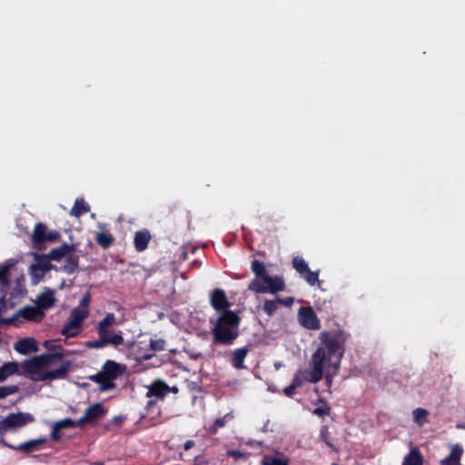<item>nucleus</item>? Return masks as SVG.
I'll list each match as a JSON object with an SVG mask.
<instances>
[{"label":"nucleus","mask_w":465,"mask_h":465,"mask_svg":"<svg viewBox=\"0 0 465 465\" xmlns=\"http://www.w3.org/2000/svg\"><path fill=\"white\" fill-rule=\"evenodd\" d=\"M423 461V457L420 450L417 448H413L404 458L402 465H422Z\"/></svg>","instance_id":"27"},{"label":"nucleus","mask_w":465,"mask_h":465,"mask_svg":"<svg viewBox=\"0 0 465 465\" xmlns=\"http://www.w3.org/2000/svg\"><path fill=\"white\" fill-rule=\"evenodd\" d=\"M322 440L326 443L327 446H329L330 448H333V445L332 443L329 440V439H327V437L322 432Z\"/></svg>","instance_id":"55"},{"label":"nucleus","mask_w":465,"mask_h":465,"mask_svg":"<svg viewBox=\"0 0 465 465\" xmlns=\"http://www.w3.org/2000/svg\"><path fill=\"white\" fill-rule=\"evenodd\" d=\"M255 278L249 283L248 290L255 293H277L285 288L284 281L280 276H270L264 263L259 260H253L251 265Z\"/></svg>","instance_id":"3"},{"label":"nucleus","mask_w":465,"mask_h":465,"mask_svg":"<svg viewBox=\"0 0 465 465\" xmlns=\"http://www.w3.org/2000/svg\"><path fill=\"white\" fill-rule=\"evenodd\" d=\"M89 310L82 309L79 307L74 308L70 315L69 321L64 325L62 334L66 337H74L78 334V330L81 328L82 322L88 316Z\"/></svg>","instance_id":"6"},{"label":"nucleus","mask_w":465,"mask_h":465,"mask_svg":"<svg viewBox=\"0 0 465 465\" xmlns=\"http://www.w3.org/2000/svg\"><path fill=\"white\" fill-rule=\"evenodd\" d=\"M250 349L248 346L235 349L232 351L230 362L232 366L236 370L244 369V360L246 359Z\"/></svg>","instance_id":"16"},{"label":"nucleus","mask_w":465,"mask_h":465,"mask_svg":"<svg viewBox=\"0 0 465 465\" xmlns=\"http://www.w3.org/2000/svg\"><path fill=\"white\" fill-rule=\"evenodd\" d=\"M463 454V449L460 445L455 444L451 446L450 453L446 458L440 460V465H462L460 459Z\"/></svg>","instance_id":"22"},{"label":"nucleus","mask_w":465,"mask_h":465,"mask_svg":"<svg viewBox=\"0 0 465 465\" xmlns=\"http://www.w3.org/2000/svg\"><path fill=\"white\" fill-rule=\"evenodd\" d=\"M64 356V354L63 351H55V352H51V353H44L37 357H38L40 363L44 369V368L51 367L52 365L54 364V362L56 361L63 360Z\"/></svg>","instance_id":"26"},{"label":"nucleus","mask_w":465,"mask_h":465,"mask_svg":"<svg viewBox=\"0 0 465 465\" xmlns=\"http://www.w3.org/2000/svg\"><path fill=\"white\" fill-rule=\"evenodd\" d=\"M3 368L5 370V372L7 376V378L10 376V375H13L15 373H16L18 371V364L16 362H14V361H11V362H6L3 365Z\"/></svg>","instance_id":"44"},{"label":"nucleus","mask_w":465,"mask_h":465,"mask_svg":"<svg viewBox=\"0 0 465 465\" xmlns=\"http://www.w3.org/2000/svg\"><path fill=\"white\" fill-rule=\"evenodd\" d=\"M290 459L282 452L275 454H265L261 460V465H289Z\"/></svg>","instance_id":"24"},{"label":"nucleus","mask_w":465,"mask_h":465,"mask_svg":"<svg viewBox=\"0 0 465 465\" xmlns=\"http://www.w3.org/2000/svg\"><path fill=\"white\" fill-rule=\"evenodd\" d=\"M126 419V417H124L122 415H118L117 420H118V429L122 426V423Z\"/></svg>","instance_id":"58"},{"label":"nucleus","mask_w":465,"mask_h":465,"mask_svg":"<svg viewBox=\"0 0 465 465\" xmlns=\"http://www.w3.org/2000/svg\"><path fill=\"white\" fill-rule=\"evenodd\" d=\"M15 350L23 355L37 351L36 341L34 338H25L17 341L14 346Z\"/></svg>","instance_id":"20"},{"label":"nucleus","mask_w":465,"mask_h":465,"mask_svg":"<svg viewBox=\"0 0 465 465\" xmlns=\"http://www.w3.org/2000/svg\"><path fill=\"white\" fill-rule=\"evenodd\" d=\"M104 372L99 371L90 377V379L99 384L103 390H108L114 387V383L108 379Z\"/></svg>","instance_id":"29"},{"label":"nucleus","mask_w":465,"mask_h":465,"mask_svg":"<svg viewBox=\"0 0 465 465\" xmlns=\"http://www.w3.org/2000/svg\"><path fill=\"white\" fill-rule=\"evenodd\" d=\"M171 392L174 393V394L178 393L179 392V388L177 386H173V387L169 386L168 394L171 393Z\"/></svg>","instance_id":"57"},{"label":"nucleus","mask_w":465,"mask_h":465,"mask_svg":"<svg viewBox=\"0 0 465 465\" xmlns=\"http://www.w3.org/2000/svg\"><path fill=\"white\" fill-rule=\"evenodd\" d=\"M312 370H302L296 372L293 376L292 384L295 385V387H301L304 384L305 381L311 382V383H317L319 382L322 377L323 372L320 370V373L317 374L315 371V365H312Z\"/></svg>","instance_id":"10"},{"label":"nucleus","mask_w":465,"mask_h":465,"mask_svg":"<svg viewBox=\"0 0 465 465\" xmlns=\"http://www.w3.org/2000/svg\"><path fill=\"white\" fill-rule=\"evenodd\" d=\"M5 379H7V376H6L5 370L2 366V367H0V381H5Z\"/></svg>","instance_id":"56"},{"label":"nucleus","mask_w":465,"mask_h":465,"mask_svg":"<svg viewBox=\"0 0 465 465\" xmlns=\"http://www.w3.org/2000/svg\"><path fill=\"white\" fill-rule=\"evenodd\" d=\"M89 211L90 206L88 203L83 198H80L75 200L74 206L70 211V214L74 217H80Z\"/></svg>","instance_id":"28"},{"label":"nucleus","mask_w":465,"mask_h":465,"mask_svg":"<svg viewBox=\"0 0 465 465\" xmlns=\"http://www.w3.org/2000/svg\"><path fill=\"white\" fill-rule=\"evenodd\" d=\"M75 250L74 244L63 243L59 247L52 249L45 257L48 260L59 261Z\"/></svg>","instance_id":"19"},{"label":"nucleus","mask_w":465,"mask_h":465,"mask_svg":"<svg viewBox=\"0 0 465 465\" xmlns=\"http://www.w3.org/2000/svg\"><path fill=\"white\" fill-rule=\"evenodd\" d=\"M19 316L23 317L26 321L39 322L45 317V312L38 306L28 305L19 310L12 317L3 320V322L7 324H13Z\"/></svg>","instance_id":"7"},{"label":"nucleus","mask_w":465,"mask_h":465,"mask_svg":"<svg viewBox=\"0 0 465 465\" xmlns=\"http://www.w3.org/2000/svg\"><path fill=\"white\" fill-rule=\"evenodd\" d=\"M350 334L344 330L323 331L319 335L320 344L312 356V365H315V373L323 372L324 364L340 367L345 351V343Z\"/></svg>","instance_id":"1"},{"label":"nucleus","mask_w":465,"mask_h":465,"mask_svg":"<svg viewBox=\"0 0 465 465\" xmlns=\"http://www.w3.org/2000/svg\"><path fill=\"white\" fill-rule=\"evenodd\" d=\"M60 237V232L57 231L46 232L45 243L47 242H54Z\"/></svg>","instance_id":"50"},{"label":"nucleus","mask_w":465,"mask_h":465,"mask_svg":"<svg viewBox=\"0 0 465 465\" xmlns=\"http://www.w3.org/2000/svg\"><path fill=\"white\" fill-rule=\"evenodd\" d=\"M241 318L233 311H225L217 318L213 329V342L232 345L239 336Z\"/></svg>","instance_id":"2"},{"label":"nucleus","mask_w":465,"mask_h":465,"mask_svg":"<svg viewBox=\"0 0 465 465\" xmlns=\"http://www.w3.org/2000/svg\"><path fill=\"white\" fill-rule=\"evenodd\" d=\"M44 347L51 351H55L56 349H59L62 351L61 346L56 345L54 341H45L44 342Z\"/></svg>","instance_id":"51"},{"label":"nucleus","mask_w":465,"mask_h":465,"mask_svg":"<svg viewBox=\"0 0 465 465\" xmlns=\"http://www.w3.org/2000/svg\"><path fill=\"white\" fill-rule=\"evenodd\" d=\"M210 303L212 307L218 312H223L225 311H230L229 307L231 306L226 293L223 289L215 288L210 294Z\"/></svg>","instance_id":"11"},{"label":"nucleus","mask_w":465,"mask_h":465,"mask_svg":"<svg viewBox=\"0 0 465 465\" xmlns=\"http://www.w3.org/2000/svg\"><path fill=\"white\" fill-rule=\"evenodd\" d=\"M98 334L105 342L116 345V334L110 331L108 328L98 326Z\"/></svg>","instance_id":"30"},{"label":"nucleus","mask_w":465,"mask_h":465,"mask_svg":"<svg viewBox=\"0 0 465 465\" xmlns=\"http://www.w3.org/2000/svg\"><path fill=\"white\" fill-rule=\"evenodd\" d=\"M34 420L33 415L27 412L10 413L3 420L2 425L5 429L21 428Z\"/></svg>","instance_id":"9"},{"label":"nucleus","mask_w":465,"mask_h":465,"mask_svg":"<svg viewBox=\"0 0 465 465\" xmlns=\"http://www.w3.org/2000/svg\"><path fill=\"white\" fill-rule=\"evenodd\" d=\"M298 319L301 325L307 330L317 331L321 329V322L312 307L302 306L298 312Z\"/></svg>","instance_id":"8"},{"label":"nucleus","mask_w":465,"mask_h":465,"mask_svg":"<svg viewBox=\"0 0 465 465\" xmlns=\"http://www.w3.org/2000/svg\"><path fill=\"white\" fill-rule=\"evenodd\" d=\"M227 455L229 457L233 458L234 460H240V459H247L250 456V453L242 452L240 450H232L227 451Z\"/></svg>","instance_id":"46"},{"label":"nucleus","mask_w":465,"mask_h":465,"mask_svg":"<svg viewBox=\"0 0 465 465\" xmlns=\"http://www.w3.org/2000/svg\"><path fill=\"white\" fill-rule=\"evenodd\" d=\"M46 442H47V439L45 437H41V438H38L35 440H31L28 441L23 442L17 446H14V445H10V444H5V446H7L8 448H10L12 450L22 451L24 453L28 454V453H31V452L38 450V447L40 445L45 444Z\"/></svg>","instance_id":"15"},{"label":"nucleus","mask_w":465,"mask_h":465,"mask_svg":"<svg viewBox=\"0 0 465 465\" xmlns=\"http://www.w3.org/2000/svg\"><path fill=\"white\" fill-rule=\"evenodd\" d=\"M90 465H104V462H102V461H94V462H92Z\"/></svg>","instance_id":"61"},{"label":"nucleus","mask_w":465,"mask_h":465,"mask_svg":"<svg viewBox=\"0 0 465 465\" xmlns=\"http://www.w3.org/2000/svg\"><path fill=\"white\" fill-rule=\"evenodd\" d=\"M23 282L24 276H21V278L16 279L15 287L12 290L10 293L11 298H16L17 296L22 295L25 292Z\"/></svg>","instance_id":"39"},{"label":"nucleus","mask_w":465,"mask_h":465,"mask_svg":"<svg viewBox=\"0 0 465 465\" xmlns=\"http://www.w3.org/2000/svg\"><path fill=\"white\" fill-rule=\"evenodd\" d=\"M101 371L107 374L106 376L111 381L116 379V361L112 360L106 361Z\"/></svg>","instance_id":"33"},{"label":"nucleus","mask_w":465,"mask_h":465,"mask_svg":"<svg viewBox=\"0 0 465 465\" xmlns=\"http://www.w3.org/2000/svg\"><path fill=\"white\" fill-rule=\"evenodd\" d=\"M15 262L13 259H9L3 264H0V289L5 295L10 283V270L15 266Z\"/></svg>","instance_id":"14"},{"label":"nucleus","mask_w":465,"mask_h":465,"mask_svg":"<svg viewBox=\"0 0 465 465\" xmlns=\"http://www.w3.org/2000/svg\"><path fill=\"white\" fill-rule=\"evenodd\" d=\"M114 238L111 234L98 232L96 234V242L103 248H108L113 243Z\"/></svg>","instance_id":"37"},{"label":"nucleus","mask_w":465,"mask_h":465,"mask_svg":"<svg viewBox=\"0 0 465 465\" xmlns=\"http://www.w3.org/2000/svg\"><path fill=\"white\" fill-rule=\"evenodd\" d=\"M114 322V313H109L99 322L98 326L108 328L109 326L113 325Z\"/></svg>","instance_id":"47"},{"label":"nucleus","mask_w":465,"mask_h":465,"mask_svg":"<svg viewBox=\"0 0 465 465\" xmlns=\"http://www.w3.org/2000/svg\"><path fill=\"white\" fill-rule=\"evenodd\" d=\"M60 430H63V429H68V428H74L75 426H79L77 424V422H75L74 420H73L72 419L70 418H66V419H64V420H61L57 422L54 423Z\"/></svg>","instance_id":"43"},{"label":"nucleus","mask_w":465,"mask_h":465,"mask_svg":"<svg viewBox=\"0 0 465 465\" xmlns=\"http://www.w3.org/2000/svg\"><path fill=\"white\" fill-rule=\"evenodd\" d=\"M277 301L279 304L284 305L286 307H290L293 304V298L292 297H286L283 299L277 298Z\"/></svg>","instance_id":"52"},{"label":"nucleus","mask_w":465,"mask_h":465,"mask_svg":"<svg viewBox=\"0 0 465 465\" xmlns=\"http://www.w3.org/2000/svg\"><path fill=\"white\" fill-rule=\"evenodd\" d=\"M169 385L161 379L153 381L148 386L146 397H155L157 399H163L168 395Z\"/></svg>","instance_id":"12"},{"label":"nucleus","mask_w":465,"mask_h":465,"mask_svg":"<svg viewBox=\"0 0 465 465\" xmlns=\"http://www.w3.org/2000/svg\"><path fill=\"white\" fill-rule=\"evenodd\" d=\"M413 420L419 425L423 426L428 423L429 411L422 408H417L413 411Z\"/></svg>","instance_id":"31"},{"label":"nucleus","mask_w":465,"mask_h":465,"mask_svg":"<svg viewBox=\"0 0 465 465\" xmlns=\"http://www.w3.org/2000/svg\"><path fill=\"white\" fill-rule=\"evenodd\" d=\"M109 343L105 342L104 340H102L100 337L98 340H94V341H89L85 343V347L89 348V349H99V348H103L106 345H108Z\"/></svg>","instance_id":"45"},{"label":"nucleus","mask_w":465,"mask_h":465,"mask_svg":"<svg viewBox=\"0 0 465 465\" xmlns=\"http://www.w3.org/2000/svg\"><path fill=\"white\" fill-rule=\"evenodd\" d=\"M300 276L311 286H314L315 284L320 286L322 282V281L319 280V271L312 272L310 268H308L307 271Z\"/></svg>","instance_id":"32"},{"label":"nucleus","mask_w":465,"mask_h":465,"mask_svg":"<svg viewBox=\"0 0 465 465\" xmlns=\"http://www.w3.org/2000/svg\"><path fill=\"white\" fill-rule=\"evenodd\" d=\"M60 429L54 424L52 428V431H51V440L53 441H59L61 440V434H60Z\"/></svg>","instance_id":"49"},{"label":"nucleus","mask_w":465,"mask_h":465,"mask_svg":"<svg viewBox=\"0 0 465 465\" xmlns=\"http://www.w3.org/2000/svg\"><path fill=\"white\" fill-rule=\"evenodd\" d=\"M331 411L330 406L324 401H321V406L314 409L313 413L318 416L329 415Z\"/></svg>","instance_id":"42"},{"label":"nucleus","mask_w":465,"mask_h":465,"mask_svg":"<svg viewBox=\"0 0 465 465\" xmlns=\"http://www.w3.org/2000/svg\"><path fill=\"white\" fill-rule=\"evenodd\" d=\"M292 267L293 269L300 274L302 275V273H304V272L307 271V269L309 268L308 266V263L305 262V260L301 257V256H295L292 261Z\"/></svg>","instance_id":"34"},{"label":"nucleus","mask_w":465,"mask_h":465,"mask_svg":"<svg viewBox=\"0 0 465 465\" xmlns=\"http://www.w3.org/2000/svg\"><path fill=\"white\" fill-rule=\"evenodd\" d=\"M165 341L163 339H156V340H151L149 344V351L154 352V351H161L165 350Z\"/></svg>","instance_id":"40"},{"label":"nucleus","mask_w":465,"mask_h":465,"mask_svg":"<svg viewBox=\"0 0 465 465\" xmlns=\"http://www.w3.org/2000/svg\"><path fill=\"white\" fill-rule=\"evenodd\" d=\"M118 351L124 352L126 359L133 360L137 363H142L154 356V353L150 352L149 349L143 348L140 342L134 340L124 341L121 331H118Z\"/></svg>","instance_id":"5"},{"label":"nucleus","mask_w":465,"mask_h":465,"mask_svg":"<svg viewBox=\"0 0 465 465\" xmlns=\"http://www.w3.org/2000/svg\"><path fill=\"white\" fill-rule=\"evenodd\" d=\"M47 227L42 223H36L32 235L33 247L35 250L42 251L45 248Z\"/></svg>","instance_id":"13"},{"label":"nucleus","mask_w":465,"mask_h":465,"mask_svg":"<svg viewBox=\"0 0 465 465\" xmlns=\"http://www.w3.org/2000/svg\"><path fill=\"white\" fill-rule=\"evenodd\" d=\"M71 365L72 363L70 361H63L57 369L44 371H42L43 367L38 357H35L25 361L22 366L25 372L38 374V377L36 378L37 381H45L65 379L70 371Z\"/></svg>","instance_id":"4"},{"label":"nucleus","mask_w":465,"mask_h":465,"mask_svg":"<svg viewBox=\"0 0 465 465\" xmlns=\"http://www.w3.org/2000/svg\"><path fill=\"white\" fill-rule=\"evenodd\" d=\"M18 391L16 385L2 386L0 387V399H4L9 395L15 393Z\"/></svg>","instance_id":"41"},{"label":"nucleus","mask_w":465,"mask_h":465,"mask_svg":"<svg viewBox=\"0 0 465 465\" xmlns=\"http://www.w3.org/2000/svg\"><path fill=\"white\" fill-rule=\"evenodd\" d=\"M103 413L104 409L100 403L93 404L85 410L84 416L77 420V424L82 425L85 422L93 421L102 416Z\"/></svg>","instance_id":"17"},{"label":"nucleus","mask_w":465,"mask_h":465,"mask_svg":"<svg viewBox=\"0 0 465 465\" xmlns=\"http://www.w3.org/2000/svg\"><path fill=\"white\" fill-rule=\"evenodd\" d=\"M279 302L277 299L273 300H265L262 310L268 316H272L275 312L278 310Z\"/></svg>","instance_id":"38"},{"label":"nucleus","mask_w":465,"mask_h":465,"mask_svg":"<svg viewBox=\"0 0 465 465\" xmlns=\"http://www.w3.org/2000/svg\"><path fill=\"white\" fill-rule=\"evenodd\" d=\"M228 417V414L222 417V418H218L216 419L213 423L212 425H210L206 430L207 431L212 434V435H214L217 433L218 430L219 429H222L223 427H225L226 423H227V420H226V418Z\"/></svg>","instance_id":"36"},{"label":"nucleus","mask_w":465,"mask_h":465,"mask_svg":"<svg viewBox=\"0 0 465 465\" xmlns=\"http://www.w3.org/2000/svg\"><path fill=\"white\" fill-rule=\"evenodd\" d=\"M153 405H155V401H148L147 407H151V406H153Z\"/></svg>","instance_id":"60"},{"label":"nucleus","mask_w":465,"mask_h":465,"mask_svg":"<svg viewBox=\"0 0 465 465\" xmlns=\"http://www.w3.org/2000/svg\"><path fill=\"white\" fill-rule=\"evenodd\" d=\"M126 371H127V366L125 364L118 363V376L125 373Z\"/></svg>","instance_id":"54"},{"label":"nucleus","mask_w":465,"mask_h":465,"mask_svg":"<svg viewBox=\"0 0 465 465\" xmlns=\"http://www.w3.org/2000/svg\"><path fill=\"white\" fill-rule=\"evenodd\" d=\"M193 444H194V442L193 440H187L184 443V449L189 450Z\"/></svg>","instance_id":"59"},{"label":"nucleus","mask_w":465,"mask_h":465,"mask_svg":"<svg viewBox=\"0 0 465 465\" xmlns=\"http://www.w3.org/2000/svg\"><path fill=\"white\" fill-rule=\"evenodd\" d=\"M297 387L291 383L289 386L283 389V393L288 397H292Z\"/></svg>","instance_id":"53"},{"label":"nucleus","mask_w":465,"mask_h":465,"mask_svg":"<svg viewBox=\"0 0 465 465\" xmlns=\"http://www.w3.org/2000/svg\"><path fill=\"white\" fill-rule=\"evenodd\" d=\"M152 235L147 229L137 231L134 233V244L137 252H143L147 249Z\"/></svg>","instance_id":"18"},{"label":"nucleus","mask_w":465,"mask_h":465,"mask_svg":"<svg viewBox=\"0 0 465 465\" xmlns=\"http://www.w3.org/2000/svg\"><path fill=\"white\" fill-rule=\"evenodd\" d=\"M340 367L329 366L328 364H324L323 367V375L325 377V381L327 386L330 388L332 383V378L335 376L339 371Z\"/></svg>","instance_id":"35"},{"label":"nucleus","mask_w":465,"mask_h":465,"mask_svg":"<svg viewBox=\"0 0 465 465\" xmlns=\"http://www.w3.org/2000/svg\"><path fill=\"white\" fill-rule=\"evenodd\" d=\"M200 357H201V354H200V353H199V354H195V355H191V358H192V359H194V360H197V359H198V358H200Z\"/></svg>","instance_id":"62"},{"label":"nucleus","mask_w":465,"mask_h":465,"mask_svg":"<svg viewBox=\"0 0 465 465\" xmlns=\"http://www.w3.org/2000/svg\"><path fill=\"white\" fill-rule=\"evenodd\" d=\"M54 292L49 288L37 296V306L42 310H47L54 304Z\"/></svg>","instance_id":"23"},{"label":"nucleus","mask_w":465,"mask_h":465,"mask_svg":"<svg viewBox=\"0 0 465 465\" xmlns=\"http://www.w3.org/2000/svg\"><path fill=\"white\" fill-rule=\"evenodd\" d=\"M90 302H91V295L89 292H86L82 297L80 303L77 307L82 308V309H88Z\"/></svg>","instance_id":"48"},{"label":"nucleus","mask_w":465,"mask_h":465,"mask_svg":"<svg viewBox=\"0 0 465 465\" xmlns=\"http://www.w3.org/2000/svg\"><path fill=\"white\" fill-rule=\"evenodd\" d=\"M79 267V257L77 255L68 254L64 261V263L58 269L66 274H73L78 270Z\"/></svg>","instance_id":"25"},{"label":"nucleus","mask_w":465,"mask_h":465,"mask_svg":"<svg viewBox=\"0 0 465 465\" xmlns=\"http://www.w3.org/2000/svg\"><path fill=\"white\" fill-rule=\"evenodd\" d=\"M43 257L45 258L44 261H38L36 263L31 265L34 277L42 278L52 269L58 271V269L50 262V260L46 259L45 255Z\"/></svg>","instance_id":"21"}]
</instances>
